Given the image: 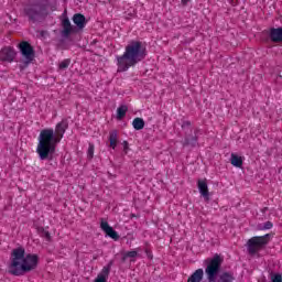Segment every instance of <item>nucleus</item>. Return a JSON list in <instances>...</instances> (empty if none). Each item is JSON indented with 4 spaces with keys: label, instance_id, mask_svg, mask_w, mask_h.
<instances>
[{
    "label": "nucleus",
    "instance_id": "nucleus-21",
    "mask_svg": "<svg viewBox=\"0 0 282 282\" xmlns=\"http://www.w3.org/2000/svg\"><path fill=\"white\" fill-rule=\"evenodd\" d=\"M37 232L42 237H45V239H47V241H50L52 239V236L50 235V231H47V229H45L44 227H37Z\"/></svg>",
    "mask_w": 282,
    "mask_h": 282
},
{
    "label": "nucleus",
    "instance_id": "nucleus-19",
    "mask_svg": "<svg viewBox=\"0 0 282 282\" xmlns=\"http://www.w3.org/2000/svg\"><path fill=\"white\" fill-rule=\"evenodd\" d=\"M127 111H129V107H127V105H121L117 108V120H122V118L127 116Z\"/></svg>",
    "mask_w": 282,
    "mask_h": 282
},
{
    "label": "nucleus",
    "instance_id": "nucleus-7",
    "mask_svg": "<svg viewBox=\"0 0 282 282\" xmlns=\"http://www.w3.org/2000/svg\"><path fill=\"white\" fill-rule=\"evenodd\" d=\"M18 50H20V54L22 56L19 65L20 72H24V69H28L30 64L34 62V58H36V52L34 51V46H32L28 41L20 42L18 44Z\"/></svg>",
    "mask_w": 282,
    "mask_h": 282
},
{
    "label": "nucleus",
    "instance_id": "nucleus-20",
    "mask_svg": "<svg viewBox=\"0 0 282 282\" xmlns=\"http://www.w3.org/2000/svg\"><path fill=\"white\" fill-rule=\"evenodd\" d=\"M135 257H138V251H135V250L127 251L123 253V256L121 258V263H126L127 259H135Z\"/></svg>",
    "mask_w": 282,
    "mask_h": 282
},
{
    "label": "nucleus",
    "instance_id": "nucleus-31",
    "mask_svg": "<svg viewBox=\"0 0 282 282\" xmlns=\"http://www.w3.org/2000/svg\"><path fill=\"white\" fill-rule=\"evenodd\" d=\"M47 34V31H41L40 36H45Z\"/></svg>",
    "mask_w": 282,
    "mask_h": 282
},
{
    "label": "nucleus",
    "instance_id": "nucleus-22",
    "mask_svg": "<svg viewBox=\"0 0 282 282\" xmlns=\"http://www.w3.org/2000/svg\"><path fill=\"white\" fill-rule=\"evenodd\" d=\"M273 226L272 221H267L263 225H259L258 230H271Z\"/></svg>",
    "mask_w": 282,
    "mask_h": 282
},
{
    "label": "nucleus",
    "instance_id": "nucleus-6",
    "mask_svg": "<svg viewBox=\"0 0 282 282\" xmlns=\"http://www.w3.org/2000/svg\"><path fill=\"white\" fill-rule=\"evenodd\" d=\"M72 21L76 26L72 25L67 17L62 20L63 30L61 31V35L63 39H69V35L77 34L78 31L85 30V25H87V18L83 13H75Z\"/></svg>",
    "mask_w": 282,
    "mask_h": 282
},
{
    "label": "nucleus",
    "instance_id": "nucleus-4",
    "mask_svg": "<svg viewBox=\"0 0 282 282\" xmlns=\"http://www.w3.org/2000/svg\"><path fill=\"white\" fill-rule=\"evenodd\" d=\"M224 264V258L221 254L215 253L213 258H207L204 260L205 274L208 282H234L235 275L232 272L225 271L221 272V265Z\"/></svg>",
    "mask_w": 282,
    "mask_h": 282
},
{
    "label": "nucleus",
    "instance_id": "nucleus-23",
    "mask_svg": "<svg viewBox=\"0 0 282 282\" xmlns=\"http://www.w3.org/2000/svg\"><path fill=\"white\" fill-rule=\"evenodd\" d=\"M70 64H72V59L66 58L59 63L58 67L59 69H67V67H69Z\"/></svg>",
    "mask_w": 282,
    "mask_h": 282
},
{
    "label": "nucleus",
    "instance_id": "nucleus-25",
    "mask_svg": "<svg viewBox=\"0 0 282 282\" xmlns=\"http://www.w3.org/2000/svg\"><path fill=\"white\" fill-rule=\"evenodd\" d=\"M94 144L93 143H89V147H88V151H87V158L88 160H93L94 159Z\"/></svg>",
    "mask_w": 282,
    "mask_h": 282
},
{
    "label": "nucleus",
    "instance_id": "nucleus-8",
    "mask_svg": "<svg viewBox=\"0 0 282 282\" xmlns=\"http://www.w3.org/2000/svg\"><path fill=\"white\" fill-rule=\"evenodd\" d=\"M270 237H272V235L265 234L264 236H254L249 239L247 241L248 253L251 254V257H254L257 252L265 250V246L270 243Z\"/></svg>",
    "mask_w": 282,
    "mask_h": 282
},
{
    "label": "nucleus",
    "instance_id": "nucleus-12",
    "mask_svg": "<svg viewBox=\"0 0 282 282\" xmlns=\"http://www.w3.org/2000/svg\"><path fill=\"white\" fill-rule=\"evenodd\" d=\"M269 37L272 43H282V28H271L269 31Z\"/></svg>",
    "mask_w": 282,
    "mask_h": 282
},
{
    "label": "nucleus",
    "instance_id": "nucleus-17",
    "mask_svg": "<svg viewBox=\"0 0 282 282\" xmlns=\"http://www.w3.org/2000/svg\"><path fill=\"white\" fill-rule=\"evenodd\" d=\"M230 162L232 166H236V169H241V166H243V158L235 153H231Z\"/></svg>",
    "mask_w": 282,
    "mask_h": 282
},
{
    "label": "nucleus",
    "instance_id": "nucleus-30",
    "mask_svg": "<svg viewBox=\"0 0 282 282\" xmlns=\"http://www.w3.org/2000/svg\"><path fill=\"white\" fill-rule=\"evenodd\" d=\"M111 265H113V260H111V261L106 265V268H108L109 270H111Z\"/></svg>",
    "mask_w": 282,
    "mask_h": 282
},
{
    "label": "nucleus",
    "instance_id": "nucleus-29",
    "mask_svg": "<svg viewBox=\"0 0 282 282\" xmlns=\"http://www.w3.org/2000/svg\"><path fill=\"white\" fill-rule=\"evenodd\" d=\"M145 254L148 259H153V254L151 253V251H149V249L145 250Z\"/></svg>",
    "mask_w": 282,
    "mask_h": 282
},
{
    "label": "nucleus",
    "instance_id": "nucleus-1",
    "mask_svg": "<svg viewBox=\"0 0 282 282\" xmlns=\"http://www.w3.org/2000/svg\"><path fill=\"white\" fill-rule=\"evenodd\" d=\"M69 128V121L63 119L58 122L54 129H43L40 132L39 144L36 153L39 154L40 160H48L52 162L54 160V153H56V144L63 140L65 131Z\"/></svg>",
    "mask_w": 282,
    "mask_h": 282
},
{
    "label": "nucleus",
    "instance_id": "nucleus-5",
    "mask_svg": "<svg viewBox=\"0 0 282 282\" xmlns=\"http://www.w3.org/2000/svg\"><path fill=\"white\" fill-rule=\"evenodd\" d=\"M22 15L29 23H43L50 17V0H34L22 9Z\"/></svg>",
    "mask_w": 282,
    "mask_h": 282
},
{
    "label": "nucleus",
    "instance_id": "nucleus-33",
    "mask_svg": "<svg viewBox=\"0 0 282 282\" xmlns=\"http://www.w3.org/2000/svg\"><path fill=\"white\" fill-rule=\"evenodd\" d=\"M191 0H182L183 3H188Z\"/></svg>",
    "mask_w": 282,
    "mask_h": 282
},
{
    "label": "nucleus",
    "instance_id": "nucleus-14",
    "mask_svg": "<svg viewBox=\"0 0 282 282\" xmlns=\"http://www.w3.org/2000/svg\"><path fill=\"white\" fill-rule=\"evenodd\" d=\"M204 281V269H197L188 279L187 282H202Z\"/></svg>",
    "mask_w": 282,
    "mask_h": 282
},
{
    "label": "nucleus",
    "instance_id": "nucleus-3",
    "mask_svg": "<svg viewBox=\"0 0 282 282\" xmlns=\"http://www.w3.org/2000/svg\"><path fill=\"white\" fill-rule=\"evenodd\" d=\"M147 46L140 41H131L122 55L117 56V72H129L130 67H135L138 63H142L147 58Z\"/></svg>",
    "mask_w": 282,
    "mask_h": 282
},
{
    "label": "nucleus",
    "instance_id": "nucleus-18",
    "mask_svg": "<svg viewBox=\"0 0 282 282\" xmlns=\"http://www.w3.org/2000/svg\"><path fill=\"white\" fill-rule=\"evenodd\" d=\"M132 127L135 131H142L144 129V119L137 117L132 121Z\"/></svg>",
    "mask_w": 282,
    "mask_h": 282
},
{
    "label": "nucleus",
    "instance_id": "nucleus-11",
    "mask_svg": "<svg viewBox=\"0 0 282 282\" xmlns=\"http://www.w3.org/2000/svg\"><path fill=\"white\" fill-rule=\"evenodd\" d=\"M198 191L204 197L205 202H210V193L208 192V183L205 180H198L197 182Z\"/></svg>",
    "mask_w": 282,
    "mask_h": 282
},
{
    "label": "nucleus",
    "instance_id": "nucleus-16",
    "mask_svg": "<svg viewBox=\"0 0 282 282\" xmlns=\"http://www.w3.org/2000/svg\"><path fill=\"white\" fill-rule=\"evenodd\" d=\"M108 140L110 142V148L116 149V147H118V130H111Z\"/></svg>",
    "mask_w": 282,
    "mask_h": 282
},
{
    "label": "nucleus",
    "instance_id": "nucleus-32",
    "mask_svg": "<svg viewBox=\"0 0 282 282\" xmlns=\"http://www.w3.org/2000/svg\"><path fill=\"white\" fill-rule=\"evenodd\" d=\"M268 210H269L268 207H263V208L261 209V213H268Z\"/></svg>",
    "mask_w": 282,
    "mask_h": 282
},
{
    "label": "nucleus",
    "instance_id": "nucleus-15",
    "mask_svg": "<svg viewBox=\"0 0 282 282\" xmlns=\"http://www.w3.org/2000/svg\"><path fill=\"white\" fill-rule=\"evenodd\" d=\"M110 272L111 270H109V268L104 267L101 272L97 275L94 282H107Z\"/></svg>",
    "mask_w": 282,
    "mask_h": 282
},
{
    "label": "nucleus",
    "instance_id": "nucleus-9",
    "mask_svg": "<svg viewBox=\"0 0 282 282\" xmlns=\"http://www.w3.org/2000/svg\"><path fill=\"white\" fill-rule=\"evenodd\" d=\"M17 58V51L12 46H4L0 51V61L2 63H13Z\"/></svg>",
    "mask_w": 282,
    "mask_h": 282
},
{
    "label": "nucleus",
    "instance_id": "nucleus-24",
    "mask_svg": "<svg viewBox=\"0 0 282 282\" xmlns=\"http://www.w3.org/2000/svg\"><path fill=\"white\" fill-rule=\"evenodd\" d=\"M271 281L272 282H282V274L281 273H271Z\"/></svg>",
    "mask_w": 282,
    "mask_h": 282
},
{
    "label": "nucleus",
    "instance_id": "nucleus-27",
    "mask_svg": "<svg viewBox=\"0 0 282 282\" xmlns=\"http://www.w3.org/2000/svg\"><path fill=\"white\" fill-rule=\"evenodd\" d=\"M122 145H123V152L127 155V153H129V142L128 141H123Z\"/></svg>",
    "mask_w": 282,
    "mask_h": 282
},
{
    "label": "nucleus",
    "instance_id": "nucleus-34",
    "mask_svg": "<svg viewBox=\"0 0 282 282\" xmlns=\"http://www.w3.org/2000/svg\"><path fill=\"white\" fill-rule=\"evenodd\" d=\"M67 14V11H64V15Z\"/></svg>",
    "mask_w": 282,
    "mask_h": 282
},
{
    "label": "nucleus",
    "instance_id": "nucleus-2",
    "mask_svg": "<svg viewBox=\"0 0 282 282\" xmlns=\"http://www.w3.org/2000/svg\"><path fill=\"white\" fill-rule=\"evenodd\" d=\"M39 268V254L29 253L25 256V249L18 247L11 252V263L9 264V274L13 276H23L26 272H32Z\"/></svg>",
    "mask_w": 282,
    "mask_h": 282
},
{
    "label": "nucleus",
    "instance_id": "nucleus-28",
    "mask_svg": "<svg viewBox=\"0 0 282 282\" xmlns=\"http://www.w3.org/2000/svg\"><path fill=\"white\" fill-rule=\"evenodd\" d=\"M188 127H191V121H183L182 129H186Z\"/></svg>",
    "mask_w": 282,
    "mask_h": 282
},
{
    "label": "nucleus",
    "instance_id": "nucleus-10",
    "mask_svg": "<svg viewBox=\"0 0 282 282\" xmlns=\"http://www.w3.org/2000/svg\"><path fill=\"white\" fill-rule=\"evenodd\" d=\"M100 228L104 230L107 237H110V239H113L115 241L120 239V235H118V231L115 230L113 227L109 226V223L101 220Z\"/></svg>",
    "mask_w": 282,
    "mask_h": 282
},
{
    "label": "nucleus",
    "instance_id": "nucleus-13",
    "mask_svg": "<svg viewBox=\"0 0 282 282\" xmlns=\"http://www.w3.org/2000/svg\"><path fill=\"white\" fill-rule=\"evenodd\" d=\"M199 131V129L195 130V135H191V134H185V139L183 141V147H191L192 149L197 147V132Z\"/></svg>",
    "mask_w": 282,
    "mask_h": 282
},
{
    "label": "nucleus",
    "instance_id": "nucleus-26",
    "mask_svg": "<svg viewBox=\"0 0 282 282\" xmlns=\"http://www.w3.org/2000/svg\"><path fill=\"white\" fill-rule=\"evenodd\" d=\"M57 50H67V46H65V40H59Z\"/></svg>",
    "mask_w": 282,
    "mask_h": 282
}]
</instances>
